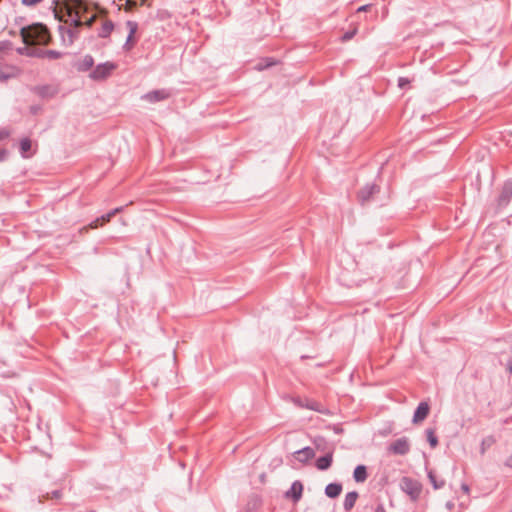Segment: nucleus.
I'll list each match as a JSON object with an SVG mask.
<instances>
[{
	"label": "nucleus",
	"mask_w": 512,
	"mask_h": 512,
	"mask_svg": "<svg viewBox=\"0 0 512 512\" xmlns=\"http://www.w3.org/2000/svg\"><path fill=\"white\" fill-rule=\"evenodd\" d=\"M90 8L85 0H69L63 4L60 10H55V16L65 24L74 28L83 26V18L89 12Z\"/></svg>",
	"instance_id": "obj_1"
},
{
	"label": "nucleus",
	"mask_w": 512,
	"mask_h": 512,
	"mask_svg": "<svg viewBox=\"0 0 512 512\" xmlns=\"http://www.w3.org/2000/svg\"><path fill=\"white\" fill-rule=\"evenodd\" d=\"M20 36L27 45H48L51 40L47 27L40 23L21 28Z\"/></svg>",
	"instance_id": "obj_2"
},
{
	"label": "nucleus",
	"mask_w": 512,
	"mask_h": 512,
	"mask_svg": "<svg viewBox=\"0 0 512 512\" xmlns=\"http://www.w3.org/2000/svg\"><path fill=\"white\" fill-rule=\"evenodd\" d=\"M399 487L412 502H417L420 499L423 486L417 479L404 476L400 479Z\"/></svg>",
	"instance_id": "obj_3"
},
{
	"label": "nucleus",
	"mask_w": 512,
	"mask_h": 512,
	"mask_svg": "<svg viewBox=\"0 0 512 512\" xmlns=\"http://www.w3.org/2000/svg\"><path fill=\"white\" fill-rule=\"evenodd\" d=\"M115 69H116V65L114 63H111V62L102 63L95 67V69L90 73V77L97 81L104 80Z\"/></svg>",
	"instance_id": "obj_4"
},
{
	"label": "nucleus",
	"mask_w": 512,
	"mask_h": 512,
	"mask_svg": "<svg viewBox=\"0 0 512 512\" xmlns=\"http://www.w3.org/2000/svg\"><path fill=\"white\" fill-rule=\"evenodd\" d=\"M389 452L395 455H406L410 451L408 438L401 437L392 442L388 447Z\"/></svg>",
	"instance_id": "obj_5"
},
{
	"label": "nucleus",
	"mask_w": 512,
	"mask_h": 512,
	"mask_svg": "<svg viewBox=\"0 0 512 512\" xmlns=\"http://www.w3.org/2000/svg\"><path fill=\"white\" fill-rule=\"evenodd\" d=\"M75 29L76 28L73 26L66 27L59 25V33L63 45L71 46L74 43L75 39L78 37V32Z\"/></svg>",
	"instance_id": "obj_6"
},
{
	"label": "nucleus",
	"mask_w": 512,
	"mask_h": 512,
	"mask_svg": "<svg viewBox=\"0 0 512 512\" xmlns=\"http://www.w3.org/2000/svg\"><path fill=\"white\" fill-rule=\"evenodd\" d=\"M171 96V92L168 89L153 90L142 96V99L155 103L168 99Z\"/></svg>",
	"instance_id": "obj_7"
},
{
	"label": "nucleus",
	"mask_w": 512,
	"mask_h": 512,
	"mask_svg": "<svg viewBox=\"0 0 512 512\" xmlns=\"http://www.w3.org/2000/svg\"><path fill=\"white\" fill-rule=\"evenodd\" d=\"M378 192L379 187L377 185L368 184L359 191L358 198L362 204H365L366 202L370 201L374 194Z\"/></svg>",
	"instance_id": "obj_8"
},
{
	"label": "nucleus",
	"mask_w": 512,
	"mask_h": 512,
	"mask_svg": "<svg viewBox=\"0 0 512 512\" xmlns=\"http://www.w3.org/2000/svg\"><path fill=\"white\" fill-rule=\"evenodd\" d=\"M512 199V183L506 182L504 183L500 195L498 197V206L505 207L508 205L510 200Z\"/></svg>",
	"instance_id": "obj_9"
},
{
	"label": "nucleus",
	"mask_w": 512,
	"mask_h": 512,
	"mask_svg": "<svg viewBox=\"0 0 512 512\" xmlns=\"http://www.w3.org/2000/svg\"><path fill=\"white\" fill-rule=\"evenodd\" d=\"M126 26L129 30V34H128L126 42L124 44V49L126 51H130L134 47L135 42H136L134 39V35L137 32L138 24L134 21H127Z\"/></svg>",
	"instance_id": "obj_10"
},
{
	"label": "nucleus",
	"mask_w": 512,
	"mask_h": 512,
	"mask_svg": "<svg viewBox=\"0 0 512 512\" xmlns=\"http://www.w3.org/2000/svg\"><path fill=\"white\" fill-rule=\"evenodd\" d=\"M429 411L430 407L427 402L419 403L413 415V423L418 424L424 421L427 418Z\"/></svg>",
	"instance_id": "obj_11"
},
{
	"label": "nucleus",
	"mask_w": 512,
	"mask_h": 512,
	"mask_svg": "<svg viewBox=\"0 0 512 512\" xmlns=\"http://www.w3.org/2000/svg\"><path fill=\"white\" fill-rule=\"evenodd\" d=\"M303 484L300 481H294L290 489L286 492V497L298 502L302 497Z\"/></svg>",
	"instance_id": "obj_12"
},
{
	"label": "nucleus",
	"mask_w": 512,
	"mask_h": 512,
	"mask_svg": "<svg viewBox=\"0 0 512 512\" xmlns=\"http://www.w3.org/2000/svg\"><path fill=\"white\" fill-rule=\"evenodd\" d=\"M332 462H333V452L329 451L328 453H326V455L319 457L316 460L315 465L318 470L324 471V470H327L330 468V466L332 465Z\"/></svg>",
	"instance_id": "obj_13"
},
{
	"label": "nucleus",
	"mask_w": 512,
	"mask_h": 512,
	"mask_svg": "<svg viewBox=\"0 0 512 512\" xmlns=\"http://www.w3.org/2000/svg\"><path fill=\"white\" fill-rule=\"evenodd\" d=\"M315 456V452L311 447H304L295 452L296 459L301 463H306Z\"/></svg>",
	"instance_id": "obj_14"
},
{
	"label": "nucleus",
	"mask_w": 512,
	"mask_h": 512,
	"mask_svg": "<svg viewBox=\"0 0 512 512\" xmlns=\"http://www.w3.org/2000/svg\"><path fill=\"white\" fill-rule=\"evenodd\" d=\"M295 403L300 407H305V408L313 410V411L325 413V410L323 409L322 405L316 401L306 400L304 403V402H302V400L297 399V400H295Z\"/></svg>",
	"instance_id": "obj_15"
},
{
	"label": "nucleus",
	"mask_w": 512,
	"mask_h": 512,
	"mask_svg": "<svg viewBox=\"0 0 512 512\" xmlns=\"http://www.w3.org/2000/svg\"><path fill=\"white\" fill-rule=\"evenodd\" d=\"M353 478L357 483H363L368 478L367 468L364 465H358L353 472Z\"/></svg>",
	"instance_id": "obj_16"
},
{
	"label": "nucleus",
	"mask_w": 512,
	"mask_h": 512,
	"mask_svg": "<svg viewBox=\"0 0 512 512\" xmlns=\"http://www.w3.org/2000/svg\"><path fill=\"white\" fill-rule=\"evenodd\" d=\"M342 492V485L340 483H330L325 487V494L329 498H336Z\"/></svg>",
	"instance_id": "obj_17"
},
{
	"label": "nucleus",
	"mask_w": 512,
	"mask_h": 512,
	"mask_svg": "<svg viewBox=\"0 0 512 512\" xmlns=\"http://www.w3.org/2000/svg\"><path fill=\"white\" fill-rule=\"evenodd\" d=\"M358 493L356 491L348 492L345 496L343 507L345 511H350L354 506L358 499Z\"/></svg>",
	"instance_id": "obj_18"
},
{
	"label": "nucleus",
	"mask_w": 512,
	"mask_h": 512,
	"mask_svg": "<svg viewBox=\"0 0 512 512\" xmlns=\"http://www.w3.org/2000/svg\"><path fill=\"white\" fill-rule=\"evenodd\" d=\"M114 29V24L111 20H105L98 32V36L101 38H107Z\"/></svg>",
	"instance_id": "obj_19"
},
{
	"label": "nucleus",
	"mask_w": 512,
	"mask_h": 512,
	"mask_svg": "<svg viewBox=\"0 0 512 512\" xmlns=\"http://www.w3.org/2000/svg\"><path fill=\"white\" fill-rule=\"evenodd\" d=\"M16 51L20 55L41 58V49H30L27 47H20V48H17Z\"/></svg>",
	"instance_id": "obj_20"
},
{
	"label": "nucleus",
	"mask_w": 512,
	"mask_h": 512,
	"mask_svg": "<svg viewBox=\"0 0 512 512\" xmlns=\"http://www.w3.org/2000/svg\"><path fill=\"white\" fill-rule=\"evenodd\" d=\"M32 143L28 138H24L20 141V152L23 157H28L27 153L31 150Z\"/></svg>",
	"instance_id": "obj_21"
},
{
	"label": "nucleus",
	"mask_w": 512,
	"mask_h": 512,
	"mask_svg": "<svg viewBox=\"0 0 512 512\" xmlns=\"http://www.w3.org/2000/svg\"><path fill=\"white\" fill-rule=\"evenodd\" d=\"M428 478L434 489H440L445 485V481L443 479L437 480L436 475L434 474L433 471L428 472Z\"/></svg>",
	"instance_id": "obj_22"
},
{
	"label": "nucleus",
	"mask_w": 512,
	"mask_h": 512,
	"mask_svg": "<svg viewBox=\"0 0 512 512\" xmlns=\"http://www.w3.org/2000/svg\"><path fill=\"white\" fill-rule=\"evenodd\" d=\"M10 69L12 70V72H10V73H6V72L0 70V82H5L8 79H10L12 77H16L19 74V70L16 67L11 66Z\"/></svg>",
	"instance_id": "obj_23"
},
{
	"label": "nucleus",
	"mask_w": 512,
	"mask_h": 512,
	"mask_svg": "<svg viewBox=\"0 0 512 512\" xmlns=\"http://www.w3.org/2000/svg\"><path fill=\"white\" fill-rule=\"evenodd\" d=\"M495 438L493 436H488L484 438L481 442L480 453L484 454L488 448H490L495 443Z\"/></svg>",
	"instance_id": "obj_24"
},
{
	"label": "nucleus",
	"mask_w": 512,
	"mask_h": 512,
	"mask_svg": "<svg viewBox=\"0 0 512 512\" xmlns=\"http://www.w3.org/2000/svg\"><path fill=\"white\" fill-rule=\"evenodd\" d=\"M62 53L56 50H41V58L59 59Z\"/></svg>",
	"instance_id": "obj_25"
},
{
	"label": "nucleus",
	"mask_w": 512,
	"mask_h": 512,
	"mask_svg": "<svg viewBox=\"0 0 512 512\" xmlns=\"http://www.w3.org/2000/svg\"><path fill=\"white\" fill-rule=\"evenodd\" d=\"M426 435H427V441L429 442L430 446L432 448H435L438 445V438L435 435L434 431L432 429H427Z\"/></svg>",
	"instance_id": "obj_26"
},
{
	"label": "nucleus",
	"mask_w": 512,
	"mask_h": 512,
	"mask_svg": "<svg viewBox=\"0 0 512 512\" xmlns=\"http://www.w3.org/2000/svg\"><path fill=\"white\" fill-rule=\"evenodd\" d=\"M93 64H94V60L91 55L84 56L83 61H82L83 70L90 69L93 66Z\"/></svg>",
	"instance_id": "obj_27"
},
{
	"label": "nucleus",
	"mask_w": 512,
	"mask_h": 512,
	"mask_svg": "<svg viewBox=\"0 0 512 512\" xmlns=\"http://www.w3.org/2000/svg\"><path fill=\"white\" fill-rule=\"evenodd\" d=\"M358 32V28L355 27L354 29L350 30V31H347L343 34V36L341 37V41L342 42H347L349 40H351Z\"/></svg>",
	"instance_id": "obj_28"
},
{
	"label": "nucleus",
	"mask_w": 512,
	"mask_h": 512,
	"mask_svg": "<svg viewBox=\"0 0 512 512\" xmlns=\"http://www.w3.org/2000/svg\"><path fill=\"white\" fill-rule=\"evenodd\" d=\"M11 48L12 43L10 41H0V59L2 58V53L9 51Z\"/></svg>",
	"instance_id": "obj_29"
},
{
	"label": "nucleus",
	"mask_w": 512,
	"mask_h": 512,
	"mask_svg": "<svg viewBox=\"0 0 512 512\" xmlns=\"http://www.w3.org/2000/svg\"><path fill=\"white\" fill-rule=\"evenodd\" d=\"M96 18H97L96 14H93V15H91L88 18L84 17L83 18V22H84L83 26L85 25V26H87L89 28L92 27V25L95 22Z\"/></svg>",
	"instance_id": "obj_30"
},
{
	"label": "nucleus",
	"mask_w": 512,
	"mask_h": 512,
	"mask_svg": "<svg viewBox=\"0 0 512 512\" xmlns=\"http://www.w3.org/2000/svg\"><path fill=\"white\" fill-rule=\"evenodd\" d=\"M99 220H102V223H108L109 221H106V215H102L101 217L95 219L93 222L90 223V228L95 229L99 226Z\"/></svg>",
	"instance_id": "obj_31"
},
{
	"label": "nucleus",
	"mask_w": 512,
	"mask_h": 512,
	"mask_svg": "<svg viewBox=\"0 0 512 512\" xmlns=\"http://www.w3.org/2000/svg\"><path fill=\"white\" fill-rule=\"evenodd\" d=\"M409 83H410V80L408 78H406V77H400L398 79V87L401 88V89H403L406 86H408Z\"/></svg>",
	"instance_id": "obj_32"
},
{
	"label": "nucleus",
	"mask_w": 512,
	"mask_h": 512,
	"mask_svg": "<svg viewBox=\"0 0 512 512\" xmlns=\"http://www.w3.org/2000/svg\"><path fill=\"white\" fill-rule=\"evenodd\" d=\"M42 0H22V3L27 6H32L40 3Z\"/></svg>",
	"instance_id": "obj_33"
},
{
	"label": "nucleus",
	"mask_w": 512,
	"mask_h": 512,
	"mask_svg": "<svg viewBox=\"0 0 512 512\" xmlns=\"http://www.w3.org/2000/svg\"><path fill=\"white\" fill-rule=\"evenodd\" d=\"M8 156V151L6 149L0 150V162L4 161Z\"/></svg>",
	"instance_id": "obj_34"
},
{
	"label": "nucleus",
	"mask_w": 512,
	"mask_h": 512,
	"mask_svg": "<svg viewBox=\"0 0 512 512\" xmlns=\"http://www.w3.org/2000/svg\"><path fill=\"white\" fill-rule=\"evenodd\" d=\"M371 4L362 5L357 9V12H366L370 9Z\"/></svg>",
	"instance_id": "obj_35"
},
{
	"label": "nucleus",
	"mask_w": 512,
	"mask_h": 512,
	"mask_svg": "<svg viewBox=\"0 0 512 512\" xmlns=\"http://www.w3.org/2000/svg\"><path fill=\"white\" fill-rule=\"evenodd\" d=\"M374 512H387V510L385 509L384 507V504L383 503H379L376 508H375V511Z\"/></svg>",
	"instance_id": "obj_36"
},
{
	"label": "nucleus",
	"mask_w": 512,
	"mask_h": 512,
	"mask_svg": "<svg viewBox=\"0 0 512 512\" xmlns=\"http://www.w3.org/2000/svg\"><path fill=\"white\" fill-rule=\"evenodd\" d=\"M505 466L512 469V454L506 458L504 462Z\"/></svg>",
	"instance_id": "obj_37"
},
{
	"label": "nucleus",
	"mask_w": 512,
	"mask_h": 512,
	"mask_svg": "<svg viewBox=\"0 0 512 512\" xmlns=\"http://www.w3.org/2000/svg\"><path fill=\"white\" fill-rule=\"evenodd\" d=\"M273 64H274V62H272L270 59H268V60H267V63H266L264 66L259 65V66H258V69H259V70H262V69H264V68H267V67L272 66Z\"/></svg>",
	"instance_id": "obj_38"
},
{
	"label": "nucleus",
	"mask_w": 512,
	"mask_h": 512,
	"mask_svg": "<svg viewBox=\"0 0 512 512\" xmlns=\"http://www.w3.org/2000/svg\"><path fill=\"white\" fill-rule=\"evenodd\" d=\"M507 371L512 374V358H509L506 364Z\"/></svg>",
	"instance_id": "obj_39"
},
{
	"label": "nucleus",
	"mask_w": 512,
	"mask_h": 512,
	"mask_svg": "<svg viewBox=\"0 0 512 512\" xmlns=\"http://www.w3.org/2000/svg\"><path fill=\"white\" fill-rule=\"evenodd\" d=\"M8 136H9V132L8 131H6V130L0 131V140L4 139V138H7Z\"/></svg>",
	"instance_id": "obj_40"
},
{
	"label": "nucleus",
	"mask_w": 512,
	"mask_h": 512,
	"mask_svg": "<svg viewBox=\"0 0 512 512\" xmlns=\"http://www.w3.org/2000/svg\"><path fill=\"white\" fill-rule=\"evenodd\" d=\"M461 489H462V491H463L464 493H466V494H468V493H469V491H470L469 486H468L467 484H465V483H463V484L461 485Z\"/></svg>",
	"instance_id": "obj_41"
},
{
	"label": "nucleus",
	"mask_w": 512,
	"mask_h": 512,
	"mask_svg": "<svg viewBox=\"0 0 512 512\" xmlns=\"http://www.w3.org/2000/svg\"><path fill=\"white\" fill-rule=\"evenodd\" d=\"M105 215H106V221H109V222H110V220L112 219V217H114V216H115V214H114L113 210H111L110 212H108V213H107V214H105Z\"/></svg>",
	"instance_id": "obj_42"
},
{
	"label": "nucleus",
	"mask_w": 512,
	"mask_h": 512,
	"mask_svg": "<svg viewBox=\"0 0 512 512\" xmlns=\"http://www.w3.org/2000/svg\"><path fill=\"white\" fill-rule=\"evenodd\" d=\"M446 508H447L448 510H452V509L454 508V503H453L452 501H448V502L446 503Z\"/></svg>",
	"instance_id": "obj_43"
},
{
	"label": "nucleus",
	"mask_w": 512,
	"mask_h": 512,
	"mask_svg": "<svg viewBox=\"0 0 512 512\" xmlns=\"http://www.w3.org/2000/svg\"><path fill=\"white\" fill-rule=\"evenodd\" d=\"M123 209H124V207H123V206H121V207H117V208L113 209V212H114V214L116 215V214H118V213L122 212V211H123Z\"/></svg>",
	"instance_id": "obj_44"
},
{
	"label": "nucleus",
	"mask_w": 512,
	"mask_h": 512,
	"mask_svg": "<svg viewBox=\"0 0 512 512\" xmlns=\"http://www.w3.org/2000/svg\"><path fill=\"white\" fill-rule=\"evenodd\" d=\"M53 496L56 497V498L59 497V491L53 492Z\"/></svg>",
	"instance_id": "obj_45"
},
{
	"label": "nucleus",
	"mask_w": 512,
	"mask_h": 512,
	"mask_svg": "<svg viewBox=\"0 0 512 512\" xmlns=\"http://www.w3.org/2000/svg\"><path fill=\"white\" fill-rule=\"evenodd\" d=\"M103 224H104V223H102V220H99V226H100V225H103Z\"/></svg>",
	"instance_id": "obj_46"
}]
</instances>
